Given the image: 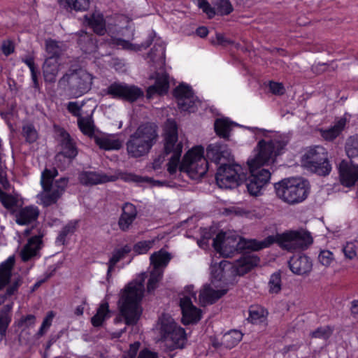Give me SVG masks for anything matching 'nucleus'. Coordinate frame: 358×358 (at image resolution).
<instances>
[{"instance_id":"nucleus-1","label":"nucleus","mask_w":358,"mask_h":358,"mask_svg":"<svg viewBox=\"0 0 358 358\" xmlns=\"http://www.w3.org/2000/svg\"><path fill=\"white\" fill-rule=\"evenodd\" d=\"M313 242L310 233L301 229L268 236L262 241H257L255 239L246 240L235 236H226L224 232H220L213 238V246L222 256L230 257L235 253H246L248 250H259L269 247L274 243H276L282 249L289 252L304 250L308 248Z\"/></svg>"},{"instance_id":"nucleus-2","label":"nucleus","mask_w":358,"mask_h":358,"mask_svg":"<svg viewBox=\"0 0 358 358\" xmlns=\"http://www.w3.org/2000/svg\"><path fill=\"white\" fill-rule=\"evenodd\" d=\"M287 141L282 137L273 138L268 141L262 139L257 143L258 153L255 158L248 160L250 176L245 178L247 189L250 195L257 196L262 189L269 182L271 173L260 166L274 161V157L282 154Z\"/></svg>"},{"instance_id":"nucleus-3","label":"nucleus","mask_w":358,"mask_h":358,"mask_svg":"<svg viewBox=\"0 0 358 358\" xmlns=\"http://www.w3.org/2000/svg\"><path fill=\"white\" fill-rule=\"evenodd\" d=\"M202 146H196L189 150L184 156L179 166L180 173H186L192 180L203 177L208 169V162L215 164H223L233 160L227 145L216 143L208 145L206 156H204Z\"/></svg>"},{"instance_id":"nucleus-4","label":"nucleus","mask_w":358,"mask_h":358,"mask_svg":"<svg viewBox=\"0 0 358 358\" xmlns=\"http://www.w3.org/2000/svg\"><path fill=\"white\" fill-rule=\"evenodd\" d=\"M145 291L144 280H134L128 283L120 292L118 301L120 316L116 322L123 320L128 326L137 324L142 314L141 302Z\"/></svg>"},{"instance_id":"nucleus-5","label":"nucleus","mask_w":358,"mask_h":358,"mask_svg":"<svg viewBox=\"0 0 358 358\" xmlns=\"http://www.w3.org/2000/svg\"><path fill=\"white\" fill-rule=\"evenodd\" d=\"M158 127L151 122L142 124L131 134L127 143V151L131 157L138 158L149 153L158 139Z\"/></svg>"},{"instance_id":"nucleus-6","label":"nucleus","mask_w":358,"mask_h":358,"mask_svg":"<svg viewBox=\"0 0 358 358\" xmlns=\"http://www.w3.org/2000/svg\"><path fill=\"white\" fill-rule=\"evenodd\" d=\"M277 196L289 204H295L304 201L308 194L307 180L299 178H284L275 183Z\"/></svg>"},{"instance_id":"nucleus-7","label":"nucleus","mask_w":358,"mask_h":358,"mask_svg":"<svg viewBox=\"0 0 358 358\" xmlns=\"http://www.w3.org/2000/svg\"><path fill=\"white\" fill-rule=\"evenodd\" d=\"M164 153L172 154L167 164L170 175L176 173L182 152L183 143L178 140V125L173 119H167L164 128Z\"/></svg>"},{"instance_id":"nucleus-8","label":"nucleus","mask_w":358,"mask_h":358,"mask_svg":"<svg viewBox=\"0 0 358 358\" xmlns=\"http://www.w3.org/2000/svg\"><path fill=\"white\" fill-rule=\"evenodd\" d=\"M57 175L58 171L55 168L45 169L42 172L41 183L45 193L41 195V201L45 207L56 203L67 186L68 179L66 178H61L53 184Z\"/></svg>"},{"instance_id":"nucleus-9","label":"nucleus","mask_w":358,"mask_h":358,"mask_svg":"<svg viewBox=\"0 0 358 358\" xmlns=\"http://www.w3.org/2000/svg\"><path fill=\"white\" fill-rule=\"evenodd\" d=\"M303 166L319 176H326L331 171L327 150L321 145L308 148L302 156Z\"/></svg>"},{"instance_id":"nucleus-10","label":"nucleus","mask_w":358,"mask_h":358,"mask_svg":"<svg viewBox=\"0 0 358 358\" xmlns=\"http://www.w3.org/2000/svg\"><path fill=\"white\" fill-rule=\"evenodd\" d=\"M92 76L83 69H69L59 80L60 85H68V90L73 97L87 93L92 85Z\"/></svg>"},{"instance_id":"nucleus-11","label":"nucleus","mask_w":358,"mask_h":358,"mask_svg":"<svg viewBox=\"0 0 358 358\" xmlns=\"http://www.w3.org/2000/svg\"><path fill=\"white\" fill-rule=\"evenodd\" d=\"M159 334L162 340L170 343L171 350L184 348L186 341L185 329L178 326L169 314L164 313L159 318Z\"/></svg>"},{"instance_id":"nucleus-12","label":"nucleus","mask_w":358,"mask_h":358,"mask_svg":"<svg viewBox=\"0 0 358 358\" xmlns=\"http://www.w3.org/2000/svg\"><path fill=\"white\" fill-rule=\"evenodd\" d=\"M224 163L217 170L215 180L217 185L222 189H233L239 186L244 180L242 168L237 164Z\"/></svg>"},{"instance_id":"nucleus-13","label":"nucleus","mask_w":358,"mask_h":358,"mask_svg":"<svg viewBox=\"0 0 358 358\" xmlns=\"http://www.w3.org/2000/svg\"><path fill=\"white\" fill-rule=\"evenodd\" d=\"M106 94L114 99H119L131 103L137 101L143 96V92L141 88L120 82H114L110 84L106 90Z\"/></svg>"},{"instance_id":"nucleus-14","label":"nucleus","mask_w":358,"mask_h":358,"mask_svg":"<svg viewBox=\"0 0 358 358\" xmlns=\"http://www.w3.org/2000/svg\"><path fill=\"white\" fill-rule=\"evenodd\" d=\"M173 95L177 99L178 108L184 111L194 112L196 106L195 99L191 87L181 84L173 91Z\"/></svg>"},{"instance_id":"nucleus-15","label":"nucleus","mask_w":358,"mask_h":358,"mask_svg":"<svg viewBox=\"0 0 358 358\" xmlns=\"http://www.w3.org/2000/svg\"><path fill=\"white\" fill-rule=\"evenodd\" d=\"M182 310V322L185 325L197 323L201 317V311L192 304L191 298L184 296L180 299Z\"/></svg>"},{"instance_id":"nucleus-16","label":"nucleus","mask_w":358,"mask_h":358,"mask_svg":"<svg viewBox=\"0 0 358 358\" xmlns=\"http://www.w3.org/2000/svg\"><path fill=\"white\" fill-rule=\"evenodd\" d=\"M115 176H108L103 173L95 171H83L78 176L80 182L85 186H92L98 184L113 182L117 180Z\"/></svg>"},{"instance_id":"nucleus-17","label":"nucleus","mask_w":358,"mask_h":358,"mask_svg":"<svg viewBox=\"0 0 358 358\" xmlns=\"http://www.w3.org/2000/svg\"><path fill=\"white\" fill-rule=\"evenodd\" d=\"M338 173L341 183L345 187L353 186L358 180V166L350 165L345 160L339 164Z\"/></svg>"},{"instance_id":"nucleus-18","label":"nucleus","mask_w":358,"mask_h":358,"mask_svg":"<svg viewBox=\"0 0 358 358\" xmlns=\"http://www.w3.org/2000/svg\"><path fill=\"white\" fill-rule=\"evenodd\" d=\"M150 78H154L155 82L147 90L148 98H151L155 94L164 95L167 93L169 88V75L166 72H155V76H151Z\"/></svg>"},{"instance_id":"nucleus-19","label":"nucleus","mask_w":358,"mask_h":358,"mask_svg":"<svg viewBox=\"0 0 358 358\" xmlns=\"http://www.w3.org/2000/svg\"><path fill=\"white\" fill-rule=\"evenodd\" d=\"M43 236V234H39L28 239L27 244L24 245L20 253L22 262H28L38 255L42 244Z\"/></svg>"},{"instance_id":"nucleus-20","label":"nucleus","mask_w":358,"mask_h":358,"mask_svg":"<svg viewBox=\"0 0 358 358\" xmlns=\"http://www.w3.org/2000/svg\"><path fill=\"white\" fill-rule=\"evenodd\" d=\"M137 217L136 206L131 203H125L122 208V213L118 220V226L121 231H127Z\"/></svg>"},{"instance_id":"nucleus-21","label":"nucleus","mask_w":358,"mask_h":358,"mask_svg":"<svg viewBox=\"0 0 358 358\" xmlns=\"http://www.w3.org/2000/svg\"><path fill=\"white\" fill-rule=\"evenodd\" d=\"M288 263L290 270L297 275L307 274L310 272L313 267L311 260L306 255H294Z\"/></svg>"},{"instance_id":"nucleus-22","label":"nucleus","mask_w":358,"mask_h":358,"mask_svg":"<svg viewBox=\"0 0 358 358\" xmlns=\"http://www.w3.org/2000/svg\"><path fill=\"white\" fill-rule=\"evenodd\" d=\"M39 215L38 207L26 206L15 213V222L20 225H27L36 221Z\"/></svg>"},{"instance_id":"nucleus-23","label":"nucleus","mask_w":358,"mask_h":358,"mask_svg":"<svg viewBox=\"0 0 358 358\" xmlns=\"http://www.w3.org/2000/svg\"><path fill=\"white\" fill-rule=\"evenodd\" d=\"M62 139L61 141L62 150L57 155V158L64 157L70 160L74 159L78 155V150L75 143L67 132L61 134Z\"/></svg>"},{"instance_id":"nucleus-24","label":"nucleus","mask_w":358,"mask_h":358,"mask_svg":"<svg viewBox=\"0 0 358 358\" xmlns=\"http://www.w3.org/2000/svg\"><path fill=\"white\" fill-rule=\"evenodd\" d=\"M43 76L46 83H55L59 71L58 61L51 58H46L43 66Z\"/></svg>"},{"instance_id":"nucleus-25","label":"nucleus","mask_w":358,"mask_h":358,"mask_svg":"<svg viewBox=\"0 0 358 358\" xmlns=\"http://www.w3.org/2000/svg\"><path fill=\"white\" fill-rule=\"evenodd\" d=\"M260 262V259L255 255L244 254L237 260L236 271L239 275H243L257 266Z\"/></svg>"},{"instance_id":"nucleus-26","label":"nucleus","mask_w":358,"mask_h":358,"mask_svg":"<svg viewBox=\"0 0 358 358\" xmlns=\"http://www.w3.org/2000/svg\"><path fill=\"white\" fill-rule=\"evenodd\" d=\"M15 262V257L10 256L0 264V291L9 285Z\"/></svg>"},{"instance_id":"nucleus-27","label":"nucleus","mask_w":358,"mask_h":358,"mask_svg":"<svg viewBox=\"0 0 358 358\" xmlns=\"http://www.w3.org/2000/svg\"><path fill=\"white\" fill-rule=\"evenodd\" d=\"M131 251V248L129 245H125L120 248H115L113 253L112 257L110 258L108 265L107 271V280L111 277V273L113 271L114 268L117 263L126 257V256Z\"/></svg>"},{"instance_id":"nucleus-28","label":"nucleus","mask_w":358,"mask_h":358,"mask_svg":"<svg viewBox=\"0 0 358 358\" xmlns=\"http://www.w3.org/2000/svg\"><path fill=\"white\" fill-rule=\"evenodd\" d=\"M66 47L64 42L48 38L45 41V51L48 55L47 58L58 59L66 51Z\"/></svg>"},{"instance_id":"nucleus-29","label":"nucleus","mask_w":358,"mask_h":358,"mask_svg":"<svg viewBox=\"0 0 358 358\" xmlns=\"http://www.w3.org/2000/svg\"><path fill=\"white\" fill-rule=\"evenodd\" d=\"M94 142L100 149L106 150H119L122 145L118 138L103 134L94 136Z\"/></svg>"},{"instance_id":"nucleus-30","label":"nucleus","mask_w":358,"mask_h":358,"mask_svg":"<svg viewBox=\"0 0 358 358\" xmlns=\"http://www.w3.org/2000/svg\"><path fill=\"white\" fill-rule=\"evenodd\" d=\"M226 293V289L215 290L211 288L210 285H205L199 294V299L204 304H212Z\"/></svg>"},{"instance_id":"nucleus-31","label":"nucleus","mask_w":358,"mask_h":358,"mask_svg":"<svg viewBox=\"0 0 358 358\" xmlns=\"http://www.w3.org/2000/svg\"><path fill=\"white\" fill-rule=\"evenodd\" d=\"M347 120L345 117H341L334 126L327 129H321V136L326 141H332L337 138L343 130Z\"/></svg>"},{"instance_id":"nucleus-32","label":"nucleus","mask_w":358,"mask_h":358,"mask_svg":"<svg viewBox=\"0 0 358 358\" xmlns=\"http://www.w3.org/2000/svg\"><path fill=\"white\" fill-rule=\"evenodd\" d=\"M77 43L80 49L85 53H90L95 49L93 36L85 31L76 34Z\"/></svg>"},{"instance_id":"nucleus-33","label":"nucleus","mask_w":358,"mask_h":358,"mask_svg":"<svg viewBox=\"0 0 358 358\" xmlns=\"http://www.w3.org/2000/svg\"><path fill=\"white\" fill-rule=\"evenodd\" d=\"M345 151L352 166H358V135L350 136L345 143Z\"/></svg>"},{"instance_id":"nucleus-34","label":"nucleus","mask_w":358,"mask_h":358,"mask_svg":"<svg viewBox=\"0 0 358 358\" xmlns=\"http://www.w3.org/2000/svg\"><path fill=\"white\" fill-rule=\"evenodd\" d=\"M233 122L228 119H217L214 123V128L216 134L222 138L228 140L230 136V132L232 129Z\"/></svg>"},{"instance_id":"nucleus-35","label":"nucleus","mask_w":358,"mask_h":358,"mask_svg":"<svg viewBox=\"0 0 358 358\" xmlns=\"http://www.w3.org/2000/svg\"><path fill=\"white\" fill-rule=\"evenodd\" d=\"M78 126L83 134L90 138L94 140V136H98L95 134V126L91 115L78 119Z\"/></svg>"},{"instance_id":"nucleus-36","label":"nucleus","mask_w":358,"mask_h":358,"mask_svg":"<svg viewBox=\"0 0 358 358\" xmlns=\"http://www.w3.org/2000/svg\"><path fill=\"white\" fill-rule=\"evenodd\" d=\"M12 307V304H7L0 310V336L1 338L6 336L7 329L11 322Z\"/></svg>"},{"instance_id":"nucleus-37","label":"nucleus","mask_w":358,"mask_h":358,"mask_svg":"<svg viewBox=\"0 0 358 358\" xmlns=\"http://www.w3.org/2000/svg\"><path fill=\"white\" fill-rule=\"evenodd\" d=\"M88 24L98 35H104L106 31V22L102 15L93 14L89 18Z\"/></svg>"},{"instance_id":"nucleus-38","label":"nucleus","mask_w":358,"mask_h":358,"mask_svg":"<svg viewBox=\"0 0 358 358\" xmlns=\"http://www.w3.org/2000/svg\"><path fill=\"white\" fill-rule=\"evenodd\" d=\"M171 260L170 254L167 252L159 250L150 256V262L154 268H162L166 266Z\"/></svg>"},{"instance_id":"nucleus-39","label":"nucleus","mask_w":358,"mask_h":358,"mask_svg":"<svg viewBox=\"0 0 358 358\" xmlns=\"http://www.w3.org/2000/svg\"><path fill=\"white\" fill-rule=\"evenodd\" d=\"M109 306L107 302L101 303L98 308L96 314L91 318V323L94 327H101L109 312Z\"/></svg>"},{"instance_id":"nucleus-40","label":"nucleus","mask_w":358,"mask_h":358,"mask_svg":"<svg viewBox=\"0 0 358 358\" xmlns=\"http://www.w3.org/2000/svg\"><path fill=\"white\" fill-rule=\"evenodd\" d=\"M148 57L150 59V62L152 63H164L165 59V47L162 45H155L148 54Z\"/></svg>"},{"instance_id":"nucleus-41","label":"nucleus","mask_w":358,"mask_h":358,"mask_svg":"<svg viewBox=\"0 0 358 358\" xmlns=\"http://www.w3.org/2000/svg\"><path fill=\"white\" fill-rule=\"evenodd\" d=\"M78 221L77 220L69 222L60 231L57 238V241L64 245L66 241V237L76 231L78 228Z\"/></svg>"},{"instance_id":"nucleus-42","label":"nucleus","mask_w":358,"mask_h":358,"mask_svg":"<svg viewBox=\"0 0 358 358\" xmlns=\"http://www.w3.org/2000/svg\"><path fill=\"white\" fill-rule=\"evenodd\" d=\"M67 9L75 11H86L90 6V0H65Z\"/></svg>"},{"instance_id":"nucleus-43","label":"nucleus","mask_w":358,"mask_h":358,"mask_svg":"<svg viewBox=\"0 0 358 358\" xmlns=\"http://www.w3.org/2000/svg\"><path fill=\"white\" fill-rule=\"evenodd\" d=\"M334 329L330 326H324L317 328L310 334L311 338L328 340L332 335Z\"/></svg>"},{"instance_id":"nucleus-44","label":"nucleus","mask_w":358,"mask_h":358,"mask_svg":"<svg viewBox=\"0 0 358 358\" xmlns=\"http://www.w3.org/2000/svg\"><path fill=\"white\" fill-rule=\"evenodd\" d=\"M22 135L25 138L26 141L29 143L35 142L38 138L37 131L34 126L31 124L23 126Z\"/></svg>"},{"instance_id":"nucleus-45","label":"nucleus","mask_w":358,"mask_h":358,"mask_svg":"<svg viewBox=\"0 0 358 358\" xmlns=\"http://www.w3.org/2000/svg\"><path fill=\"white\" fill-rule=\"evenodd\" d=\"M269 292L278 294L281 290V275L279 272L273 273L271 275L269 282Z\"/></svg>"},{"instance_id":"nucleus-46","label":"nucleus","mask_w":358,"mask_h":358,"mask_svg":"<svg viewBox=\"0 0 358 358\" xmlns=\"http://www.w3.org/2000/svg\"><path fill=\"white\" fill-rule=\"evenodd\" d=\"M3 148L2 145L1 140L0 139V183L3 185V187L6 189L7 186H8L9 183L6 177V166L5 163L3 160Z\"/></svg>"},{"instance_id":"nucleus-47","label":"nucleus","mask_w":358,"mask_h":358,"mask_svg":"<svg viewBox=\"0 0 358 358\" xmlns=\"http://www.w3.org/2000/svg\"><path fill=\"white\" fill-rule=\"evenodd\" d=\"M217 10L221 15H227L234 10V8L229 0H220L217 4Z\"/></svg>"},{"instance_id":"nucleus-48","label":"nucleus","mask_w":358,"mask_h":358,"mask_svg":"<svg viewBox=\"0 0 358 358\" xmlns=\"http://www.w3.org/2000/svg\"><path fill=\"white\" fill-rule=\"evenodd\" d=\"M153 241H143L136 243L134 245V251L137 254H145L152 248Z\"/></svg>"},{"instance_id":"nucleus-49","label":"nucleus","mask_w":358,"mask_h":358,"mask_svg":"<svg viewBox=\"0 0 358 358\" xmlns=\"http://www.w3.org/2000/svg\"><path fill=\"white\" fill-rule=\"evenodd\" d=\"M0 201L3 207L8 210L13 209L15 206L17 205V199L10 194H6L2 198H1Z\"/></svg>"},{"instance_id":"nucleus-50","label":"nucleus","mask_w":358,"mask_h":358,"mask_svg":"<svg viewBox=\"0 0 358 358\" xmlns=\"http://www.w3.org/2000/svg\"><path fill=\"white\" fill-rule=\"evenodd\" d=\"M198 6L202 9L203 12L205 13L208 18H213L215 14V10L213 8L207 0H198Z\"/></svg>"},{"instance_id":"nucleus-51","label":"nucleus","mask_w":358,"mask_h":358,"mask_svg":"<svg viewBox=\"0 0 358 358\" xmlns=\"http://www.w3.org/2000/svg\"><path fill=\"white\" fill-rule=\"evenodd\" d=\"M83 106V103L79 104L77 101H70L67 104L66 108L67 110L73 116L78 117H82L80 110L82 107Z\"/></svg>"},{"instance_id":"nucleus-52","label":"nucleus","mask_w":358,"mask_h":358,"mask_svg":"<svg viewBox=\"0 0 358 358\" xmlns=\"http://www.w3.org/2000/svg\"><path fill=\"white\" fill-rule=\"evenodd\" d=\"M319 262L324 266H329L334 260V255L329 250H322L318 256Z\"/></svg>"},{"instance_id":"nucleus-53","label":"nucleus","mask_w":358,"mask_h":358,"mask_svg":"<svg viewBox=\"0 0 358 358\" xmlns=\"http://www.w3.org/2000/svg\"><path fill=\"white\" fill-rule=\"evenodd\" d=\"M264 316V311L260 307L251 306L249 310V318L252 323L256 322L258 320Z\"/></svg>"},{"instance_id":"nucleus-54","label":"nucleus","mask_w":358,"mask_h":358,"mask_svg":"<svg viewBox=\"0 0 358 358\" xmlns=\"http://www.w3.org/2000/svg\"><path fill=\"white\" fill-rule=\"evenodd\" d=\"M22 278L20 277H17L12 282V283L10 285H9L8 286V287L6 288L5 294L7 296H10L15 294L17 292V291L18 290L19 287L22 285Z\"/></svg>"},{"instance_id":"nucleus-55","label":"nucleus","mask_w":358,"mask_h":358,"mask_svg":"<svg viewBox=\"0 0 358 358\" xmlns=\"http://www.w3.org/2000/svg\"><path fill=\"white\" fill-rule=\"evenodd\" d=\"M131 177L132 178V180L138 181V182H150L152 186H159V187L164 186V185L170 186L169 185V182L166 180H164V181L155 180H153L151 178H148V177H144V178L139 177V178L138 180H136V179H134V178H137V176H134V175L131 176Z\"/></svg>"},{"instance_id":"nucleus-56","label":"nucleus","mask_w":358,"mask_h":358,"mask_svg":"<svg viewBox=\"0 0 358 358\" xmlns=\"http://www.w3.org/2000/svg\"><path fill=\"white\" fill-rule=\"evenodd\" d=\"M36 322V317L34 315H27L22 317L18 322V327H29L34 324Z\"/></svg>"},{"instance_id":"nucleus-57","label":"nucleus","mask_w":358,"mask_h":358,"mask_svg":"<svg viewBox=\"0 0 358 358\" xmlns=\"http://www.w3.org/2000/svg\"><path fill=\"white\" fill-rule=\"evenodd\" d=\"M233 338L231 345H237L242 338V334L240 331L234 330L224 336L226 341H229V338Z\"/></svg>"},{"instance_id":"nucleus-58","label":"nucleus","mask_w":358,"mask_h":358,"mask_svg":"<svg viewBox=\"0 0 358 358\" xmlns=\"http://www.w3.org/2000/svg\"><path fill=\"white\" fill-rule=\"evenodd\" d=\"M343 252H344L345 256L350 259H352L357 255V252L355 250V246L352 243H348L343 248Z\"/></svg>"},{"instance_id":"nucleus-59","label":"nucleus","mask_w":358,"mask_h":358,"mask_svg":"<svg viewBox=\"0 0 358 358\" xmlns=\"http://www.w3.org/2000/svg\"><path fill=\"white\" fill-rule=\"evenodd\" d=\"M269 88L271 92L274 94L281 95L285 92L284 87L281 83L271 81L269 83Z\"/></svg>"},{"instance_id":"nucleus-60","label":"nucleus","mask_w":358,"mask_h":358,"mask_svg":"<svg viewBox=\"0 0 358 358\" xmlns=\"http://www.w3.org/2000/svg\"><path fill=\"white\" fill-rule=\"evenodd\" d=\"M14 45L10 41H4L1 45V50L6 56L10 55L14 52Z\"/></svg>"},{"instance_id":"nucleus-61","label":"nucleus","mask_w":358,"mask_h":358,"mask_svg":"<svg viewBox=\"0 0 358 358\" xmlns=\"http://www.w3.org/2000/svg\"><path fill=\"white\" fill-rule=\"evenodd\" d=\"M163 270L162 268H156L153 267V270L150 272V277L154 278L155 281L159 282L162 278Z\"/></svg>"},{"instance_id":"nucleus-62","label":"nucleus","mask_w":358,"mask_h":358,"mask_svg":"<svg viewBox=\"0 0 358 358\" xmlns=\"http://www.w3.org/2000/svg\"><path fill=\"white\" fill-rule=\"evenodd\" d=\"M139 347V342H135L134 343L130 345L129 350L128 351V355L129 358H134L136 357Z\"/></svg>"},{"instance_id":"nucleus-63","label":"nucleus","mask_w":358,"mask_h":358,"mask_svg":"<svg viewBox=\"0 0 358 358\" xmlns=\"http://www.w3.org/2000/svg\"><path fill=\"white\" fill-rule=\"evenodd\" d=\"M138 358H158L157 354L155 352H152L148 350H143L141 351Z\"/></svg>"},{"instance_id":"nucleus-64","label":"nucleus","mask_w":358,"mask_h":358,"mask_svg":"<svg viewBox=\"0 0 358 358\" xmlns=\"http://www.w3.org/2000/svg\"><path fill=\"white\" fill-rule=\"evenodd\" d=\"M351 314L352 317L358 320V300H354L351 306Z\"/></svg>"}]
</instances>
